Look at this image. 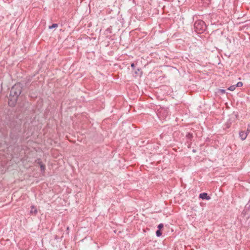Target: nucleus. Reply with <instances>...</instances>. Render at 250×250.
<instances>
[{
  "instance_id": "nucleus-1",
  "label": "nucleus",
  "mask_w": 250,
  "mask_h": 250,
  "mask_svg": "<svg viewBox=\"0 0 250 250\" xmlns=\"http://www.w3.org/2000/svg\"><path fill=\"white\" fill-rule=\"evenodd\" d=\"M22 88L20 84H16L12 86L10 93V98L8 104L11 106H14L17 101L18 98L21 92Z\"/></svg>"
},
{
  "instance_id": "nucleus-2",
  "label": "nucleus",
  "mask_w": 250,
  "mask_h": 250,
  "mask_svg": "<svg viewBox=\"0 0 250 250\" xmlns=\"http://www.w3.org/2000/svg\"><path fill=\"white\" fill-rule=\"evenodd\" d=\"M195 31L197 33L203 32L206 29V25L205 22L201 20L196 21L194 24Z\"/></svg>"
},
{
  "instance_id": "nucleus-3",
  "label": "nucleus",
  "mask_w": 250,
  "mask_h": 250,
  "mask_svg": "<svg viewBox=\"0 0 250 250\" xmlns=\"http://www.w3.org/2000/svg\"><path fill=\"white\" fill-rule=\"evenodd\" d=\"M247 135L248 132H245V131H241L239 133V136L242 140H245Z\"/></svg>"
},
{
  "instance_id": "nucleus-4",
  "label": "nucleus",
  "mask_w": 250,
  "mask_h": 250,
  "mask_svg": "<svg viewBox=\"0 0 250 250\" xmlns=\"http://www.w3.org/2000/svg\"><path fill=\"white\" fill-rule=\"evenodd\" d=\"M200 198H201L202 199H206V200H209L210 199L209 196L208 195V194L207 193L204 192L200 194L199 195Z\"/></svg>"
},
{
  "instance_id": "nucleus-5",
  "label": "nucleus",
  "mask_w": 250,
  "mask_h": 250,
  "mask_svg": "<svg viewBox=\"0 0 250 250\" xmlns=\"http://www.w3.org/2000/svg\"><path fill=\"white\" fill-rule=\"evenodd\" d=\"M38 212L37 208L34 206L31 207L30 213L32 214L36 215Z\"/></svg>"
},
{
  "instance_id": "nucleus-6",
  "label": "nucleus",
  "mask_w": 250,
  "mask_h": 250,
  "mask_svg": "<svg viewBox=\"0 0 250 250\" xmlns=\"http://www.w3.org/2000/svg\"><path fill=\"white\" fill-rule=\"evenodd\" d=\"M131 67L132 71H134V73L135 74H138V71H139V69L138 68H137V69L135 68V64L134 63H132L131 64Z\"/></svg>"
},
{
  "instance_id": "nucleus-7",
  "label": "nucleus",
  "mask_w": 250,
  "mask_h": 250,
  "mask_svg": "<svg viewBox=\"0 0 250 250\" xmlns=\"http://www.w3.org/2000/svg\"><path fill=\"white\" fill-rule=\"evenodd\" d=\"M10 136L11 139L12 140H14L16 142L17 141V140H18V139L19 138L18 135H14V134H12V133L10 134Z\"/></svg>"
},
{
  "instance_id": "nucleus-8",
  "label": "nucleus",
  "mask_w": 250,
  "mask_h": 250,
  "mask_svg": "<svg viewBox=\"0 0 250 250\" xmlns=\"http://www.w3.org/2000/svg\"><path fill=\"white\" fill-rule=\"evenodd\" d=\"M41 170L42 172H44L45 170V166L44 164H42L40 166Z\"/></svg>"
},
{
  "instance_id": "nucleus-9",
  "label": "nucleus",
  "mask_w": 250,
  "mask_h": 250,
  "mask_svg": "<svg viewBox=\"0 0 250 250\" xmlns=\"http://www.w3.org/2000/svg\"><path fill=\"white\" fill-rule=\"evenodd\" d=\"M58 26V24L57 23H53L51 26H49V29H53L54 28H57Z\"/></svg>"
},
{
  "instance_id": "nucleus-10",
  "label": "nucleus",
  "mask_w": 250,
  "mask_h": 250,
  "mask_svg": "<svg viewBox=\"0 0 250 250\" xmlns=\"http://www.w3.org/2000/svg\"><path fill=\"white\" fill-rule=\"evenodd\" d=\"M36 162L37 164H38L40 166H41L42 164H43V163H42L41 160L40 159H37L36 160Z\"/></svg>"
},
{
  "instance_id": "nucleus-11",
  "label": "nucleus",
  "mask_w": 250,
  "mask_h": 250,
  "mask_svg": "<svg viewBox=\"0 0 250 250\" xmlns=\"http://www.w3.org/2000/svg\"><path fill=\"white\" fill-rule=\"evenodd\" d=\"M111 28H108L105 31V34L106 35H107L108 33L110 34L111 33Z\"/></svg>"
},
{
  "instance_id": "nucleus-12",
  "label": "nucleus",
  "mask_w": 250,
  "mask_h": 250,
  "mask_svg": "<svg viewBox=\"0 0 250 250\" xmlns=\"http://www.w3.org/2000/svg\"><path fill=\"white\" fill-rule=\"evenodd\" d=\"M236 88L235 85H231L228 88V89L230 91H233Z\"/></svg>"
},
{
  "instance_id": "nucleus-13",
  "label": "nucleus",
  "mask_w": 250,
  "mask_h": 250,
  "mask_svg": "<svg viewBox=\"0 0 250 250\" xmlns=\"http://www.w3.org/2000/svg\"><path fill=\"white\" fill-rule=\"evenodd\" d=\"M156 234L157 236H158V237H160V236H161L162 232H161V230L160 229L157 230L156 232Z\"/></svg>"
},
{
  "instance_id": "nucleus-14",
  "label": "nucleus",
  "mask_w": 250,
  "mask_h": 250,
  "mask_svg": "<svg viewBox=\"0 0 250 250\" xmlns=\"http://www.w3.org/2000/svg\"><path fill=\"white\" fill-rule=\"evenodd\" d=\"M245 209L250 210V201L246 205Z\"/></svg>"
},
{
  "instance_id": "nucleus-15",
  "label": "nucleus",
  "mask_w": 250,
  "mask_h": 250,
  "mask_svg": "<svg viewBox=\"0 0 250 250\" xmlns=\"http://www.w3.org/2000/svg\"><path fill=\"white\" fill-rule=\"evenodd\" d=\"M243 85V83L241 82L237 83L235 85L236 87H241Z\"/></svg>"
},
{
  "instance_id": "nucleus-16",
  "label": "nucleus",
  "mask_w": 250,
  "mask_h": 250,
  "mask_svg": "<svg viewBox=\"0 0 250 250\" xmlns=\"http://www.w3.org/2000/svg\"><path fill=\"white\" fill-rule=\"evenodd\" d=\"M164 227V225L163 224H160L158 226V228L159 229L161 230L162 228H163Z\"/></svg>"
},
{
  "instance_id": "nucleus-17",
  "label": "nucleus",
  "mask_w": 250,
  "mask_h": 250,
  "mask_svg": "<svg viewBox=\"0 0 250 250\" xmlns=\"http://www.w3.org/2000/svg\"><path fill=\"white\" fill-rule=\"evenodd\" d=\"M220 91L222 94L225 93V90H224V89H220Z\"/></svg>"
}]
</instances>
